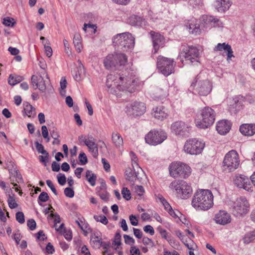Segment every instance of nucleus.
<instances>
[{
  "label": "nucleus",
  "instance_id": "1",
  "mask_svg": "<svg viewBox=\"0 0 255 255\" xmlns=\"http://www.w3.org/2000/svg\"><path fill=\"white\" fill-rule=\"evenodd\" d=\"M136 79L128 74H109L107 76L106 85L109 91L116 94L118 91H127L129 93L134 91L136 86Z\"/></svg>",
  "mask_w": 255,
  "mask_h": 255
},
{
  "label": "nucleus",
  "instance_id": "2",
  "mask_svg": "<svg viewBox=\"0 0 255 255\" xmlns=\"http://www.w3.org/2000/svg\"><path fill=\"white\" fill-rule=\"evenodd\" d=\"M213 205V195L207 189H199L194 194L192 200V206L196 210L206 211Z\"/></svg>",
  "mask_w": 255,
  "mask_h": 255
},
{
  "label": "nucleus",
  "instance_id": "3",
  "mask_svg": "<svg viewBox=\"0 0 255 255\" xmlns=\"http://www.w3.org/2000/svg\"><path fill=\"white\" fill-rule=\"evenodd\" d=\"M190 88L200 96H205L210 93L212 86L209 80L203 78L202 74H200L193 79Z\"/></svg>",
  "mask_w": 255,
  "mask_h": 255
},
{
  "label": "nucleus",
  "instance_id": "4",
  "mask_svg": "<svg viewBox=\"0 0 255 255\" xmlns=\"http://www.w3.org/2000/svg\"><path fill=\"white\" fill-rule=\"evenodd\" d=\"M113 43L123 51L131 49L134 46V38L128 33L118 34L113 38Z\"/></svg>",
  "mask_w": 255,
  "mask_h": 255
},
{
  "label": "nucleus",
  "instance_id": "5",
  "mask_svg": "<svg viewBox=\"0 0 255 255\" xmlns=\"http://www.w3.org/2000/svg\"><path fill=\"white\" fill-rule=\"evenodd\" d=\"M126 55L123 53H115L108 55L104 60V64L108 70H115L125 65L127 62Z\"/></svg>",
  "mask_w": 255,
  "mask_h": 255
},
{
  "label": "nucleus",
  "instance_id": "6",
  "mask_svg": "<svg viewBox=\"0 0 255 255\" xmlns=\"http://www.w3.org/2000/svg\"><path fill=\"white\" fill-rule=\"evenodd\" d=\"M215 111L209 107H205L201 112L200 119L196 121V125L200 128H206L211 126L215 120Z\"/></svg>",
  "mask_w": 255,
  "mask_h": 255
},
{
  "label": "nucleus",
  "instance_id": "7",
  "mask_svg": "<svg viewBox=\"0 0 255 255\" xmlns=\"http://www.w3.org/2000/svg\"><path fill=\"white\" fill-rule=\"evenodd\" d=\"M175 65L176 63L173 59L162 55H159L157 58V68L165 76H168L174 72Z\"/></svg>",
  "mask_w": 255,
  "mask_h": 255
},
{
  "label": "nucleus",
  "instance_id": "8",
  "mask_svg": "<svg viewBox=\"0 0 255 255\" xmlns=\"http://www.w3.org/2000/svg\"><path fill=\"white\" fill-rule=\"evenodd\" d=\"M44 69V67H42ZM31 83L34 89L38 88L41 92H44L50 85L49 78L46 72L43 70L37 75H32Z\"/></svg>",
  "mask_w": 255,
  "mask_h": 255
},
{
  "label": "nucleus",
  "instance_id": "9",
  "mask_svg": "<svg viewBox=\"0 0 255 255\" xmlns=\"http://www.w3.org/2000/svg\"><path fill=\"white\" fill-rule=\"evenodd\" d=\"M169 173L174 178H186L191 173V169L188 165L181 162H172L169 167Z\"/></svg>",
  "mask_w": 255,
  "mask_h": 255
},
{
  "label": "nucleus",
  "instance_id": "10",
  "mask_svg": "<svg viewBox=\"0 0 255 255\" xmlns=\"http://www.w3.org/2000/svg\"><path fill=\"white\" fill-rule=\"evenodd\" d=\"M223 164L224 170L228 172L233 171L237 169L240 164V160L237 152L232 150L226 153Z\"/></svg>",
  "mask_w": 255,
  "mask_h": 255
},
{
  "label": "nucleus",
  "instance_id": "11",
  "mask_svg": "<svg viewBox=\"0 0 255 255\" xmlns=\"http://www.w3.org/2000/svg\"><path fill=\"white\" fill-rule=\"evenodd\" d=\"M249 207L250 204L247 200L245 197H240L233 202L231 209L234 216L240 217L247 214Z\"/></svg>",
  "mask_w": 255,
  "mask_h": 255
},
{
  "label": "nucleus",
  "instance_id": "12",
  "mask_svg": "<svg viewBox=\"0 0 255 255\" xmlns=\"http://www.w3.org/2000/svg\"><path fill=\"white\" fill-rule=\"evenodd\" d=\"M205 147V143L196 138L187 140L184 145L185 152L191 155H197L201 153Z\"/></svg>",
  "mask_w": 255,
  "mask_h": 255
},
{
  "label": "nucleus",
  "instance_id": "13",
  "mask_svg": "<svg viewBox=\"0 0 255 255\" xmlns=\"http://www.w3.org/2000/svg\"><path fill=\"white\" fill-rule=\"evenodd\" d=\"M199 52L198 49L195 47L184 46L180 53L179 58L181 61L184 58L186 61L191 64L194 62L197 64L199 62Z\"/></svg>",
  "mask_w": 255,
  "mask_h": 255
},
{
  "label": "nucleus",
  "instance_id": "14",
  "mask_svg": "<svg viewBox=\"0 0 255 255\" xmlns=\"http://www.w3.org/2000/svg\"><path fill=\"white\" fill-rule=\"evenodd\" d=\"M166 138L167 134L163 130H151L145 135V140L149 144L155 145L162 143Z\"/></svg>",
  "mask_w": 255,
  "mask_h": 255
},
{
  "label": "nucleus",
  "instance_id": "15",
  "mask_svg": "<svg viewBox=\"0 0 255 255\" xmlns=\"http://www.w3.org/2000/svg\"><path fill=\"white\" fill-rule=\"evenodd\" d=\"M191 128V126L189 124L178 121L174 123L171 125V129L175 134L182 137H186L188 136Z\"/></svg>",
  "mask_w": 255,
  "mask_h": 255
},
{
  "label": "nucleus",
  "instance_id": "16",
  "mask_svg": "<svg viewBox=\"0 0 255 255\" xmlns=\"http://www.w3.org/2000/svg\"><path fill=\"white\" fill-rule=\"evenodd\" d=\"M145 109L146 107L143 103L134 102L127 106L126 112L129 115L139 116L144 114Z\"/></svg>",
  "mask_w": 255,
  "mask_h": 255
},
{
  "label": "nucleus",
  "instance_id": "17",
  "mask_svg": "<svg viewBox=\"0 0 255 255\" xmlns=\"http://www.w3.org/2000/svg\"><path fill=\"white\" fill-rule=\"evenodd\" d=\"M234 184L239 188L253 191V186L249 178L242 174H237L234 178Z\"/></svg>",
  "mask_w": 255,
  "mask_h": 255
},
{
  "label": "nucleus",
  "instance_id": "18",
  "mask_svg": "<svg viewBox=\"0 0 255 255\" xmlns=\"http://www.w3.org/2000/svg\"><path fill=\"white\" fill-rule=\"evenodd\" d=\"M149 34L152 39L154 53H156L160 48L164 46L165 38L161 34L153 31H151Z\"/></svg>",
  "mask_w": 255,
  "mask_h": 255
},
{
  "label": "nucleus",
  "instance_id": "19",
  "mask_svg": "<svg viewBox=\"0 0 255 255\" xmlns=\"http://www.w3.org/2000/svg\"><path fill=\"white\" fill-rule=\"evenodd\" d=\"M142 170L140 167H138V170L135 171V169L133 170L129 167L127 168L125 171L126 179L128 181L132 183V184L136 181L139 182H141L142 177L140 176V173L143 175Z\"/></svg>",
  "mask_w": 255,
  "mask_h": 255
},
{
  "label": "nucleus",
  "instance_id": "20",
  "mask_svg": "<svg viewBox=\"0 0 255 255\" xmlns=\"http://www.w3.org/2000/svg\"><path fill=\"white\" fill-rule=\"evenodd\" d=\"M232 4L230 0H215L214 6L219 12H225L227 11Z\"/></svg>",
  "mask_w": 255,
  "mask_h": 255
},
{
  "label": "nucleus",
  "instance_id": "21",
  "mask_svg": "<svg viewBox=\"0 0 255 255\" xmlns=\"http://www.w3.org/2000/svg\"><path fill=\"white\" fill-rule=\"evenodd\" d=\"M215 51H225L227 52V60L228 62L231 60L232 57H234L233 55V51L232 49L231 45L226 43H218L214 48Z\"/></svg>",
  "mask_w": 255,
  "mask_h": 255
},
{
  "label": "nucleus",
  "instance_id": "22",
  "mask_svg": "<svg viewBox=\"0 0 255 255\" xmlns=\"http://www.w3.org/2000/svg\"><path fill=\"white\" fill-rule=\"evenodd\" d=\"M180 193H178L177 197L185 199L189 198L192 193V189L190 185L184 181L181 182Z\"/></svg>",
  "mask_w": 255,
  "mask_h": 255
},
{
  "label": "nucleus",
  "instance_id": "23",
  "mask_svg": "<svg viewBox=\"0 0 255 255\" xmlns=\"http://www.w3.org/2000/svg\"><path fill=\"white\" fill-rule=\"evenodd\" d=\"M152 115L155 118L161 121L166 119L168 115L167 109L162 106H159L153 108Z\"/></svg>",
  "mask_w": 255,
  "mask_h": 255
},
{
  "label": "nucleus",
  "instance_id": "24",
  "mask_svg": "<svg viewBox=\"0 0 255 255\" xmlns=\"http://www.w3.org/2000/svg\"><path fill=\"white\" fill-rule=\"evenodd\" d=\"M231 124L227 120H221L218 122L216 126V129L220 134L224 135L230 130Z\"/></svg>",
  "mask_w": 255,
  "mask_h": 255
},
{
  "label": "nucleus",
  "instance_id": "25",
  "mask_svg": "<svg viewBox=\"0 0 255 255\" xmlns=\"http://www.w3.org/2000/svg\"><path fill=\"white\" fill-rule=\"evenodd\" d=\"M215 220L218 224L226 225L231 222V216L227 212L220 211L216 215Z\"/></svg>",
  "mask_w": 255,
  "mask_h": 255
},
{
  "label": "nucleus",
  "instance_id": "26",
  "mask_svg": "<svg viewBox=\"0 0 255 255\" xmlns=\"http://www.w3.org/2000/svg\"><path fill=\"white\" fill-rule=\"evenodd\" d=\"M85 145L88 147L94 157H97L98 154V150L95 139L92 135H89Z\"/></svg>",
  "mask_w": 255,
  "mask_h": 255
},
{
  "label": "nucleus",
  "instance_id": "27",
  "mask_svg": "<svg viewBox=\"0 0 255 255\" xmlns=\"http://www.w3.org/2000/svg\"><path fill=\"white\" fill-rule=\"evenodd\" d=\"M10 173V181L11 184H13L14 186H16L17 185L16 183H23V180L21 174L16 170L13 169L9 171Z\"/></svg>",
  "mask_w": 255,
  "mask_h": 255
},
{
  "label": "nucleus",
  "instance_id": "28",
  "mask_svg": "<svg viewBox=\"0 0 255 255\" xmlns=\"http://www.w3.org/2000/svg\"><path fill=\"white\" fill-rule=\"evenodd\" d=\"M111 139L112 143L117 148H120L123 146V138L121 134L118 132H113L111 135Z\"/></svg>",
  "mask_w": 255,
  "mask_h": 255
},
{
  "label": "nucleus",
  "instance_id": "29",
  "mask_svg": "<svg viewBox=\"0 0 255 255\" xmlns=\"http://www.w3.org/2000/svg\"><path fill=\"white\" fill-rule=\"evenodd\" d=\"M241 132L245 135L252 136L255 133V124H244L240 128Z\"/></svg>",
  "mask_w": 255,
  "mask_h": 255
},
{
  "label": "nucleus",
  "instance_id": "30",
  "mask_svg": "<svg viewBox=\"0 0 255 255\" xmlns=\"http://www.w3.org/2000/svg\"><path fill=\"white\" fill-rule=\"evenodd\" d=\"M186 26L188 28L189 32L192 34L197 35L201 32L199 24L197 22V20L195 19L190 20V21L187 24Z\"/></svg>",
  "mask_w": 255,
  "mask_h": 255
},
{
  "label": "nucleus",
  "instance_id": "31",
  "mask_svg": "<svg viewBox=\"0 0 255 255\" xmlns=\"http://www.w3.org/2000/svg\"><path fill=\"white\" fill-rule=\"evenodd\" d=\"M128 22L131 25L142 26L145 25L144 19L135 15H131L128 19Z\"/></svg>",
  "mask_w": 255,
  "mask_h": 255
},
{
  "label": "nucleus",
  "instance_id": "32",
  "mask_svg": "<svg viewBox=\"0 0 255 255\" xmlns=\"http://www.w3.org/2000/svg\"><path fill=\"white\" fill-rule=\"evenodd\" d=\"M82 37L80 33H75L73 37V44L74 45L76 50L77 52L80 53L83 49V45L82 43Z\"/></svg>",
  "mask_w": 255,
  "mask_h": 255
},
{
  "label": "nucleus",
  "instance_id": "33",
  "mask_svg": "<svg viewBox=\"0 0 255 255\" xmlns=\"http://www.w3.org/2000/svg\"><path fill=\"white\" fill-rule=\"evenodd\" d=\"M204 20L205 22L207 23H210L214 27H220L222 26L223 25L222 22L219 19L212 16H207Z\"/></svg>",
  "mask_w": 255,
  "mask_h": 255
},
{
  "label": "nucleus",
  "instance_id": "34",
  "mask_svg": "<svg viewBox=\"0 0 255 255\" xmlns=\"http://www.w3.org/2000/svg\"><path fill=\"white\" fill-rule=\"evenodd\" d=\"M78 66L77 67V73L74 75V78L77 81H80L83 76L85 74V71L84 67L81 61L79 60L78 61Z\"/></svg>",
  "mask_w": 255,
  "mask_h": 255
},
{
  "label": "nucleus",
  "instance_id": "35",
  "mask_svg": "<svg viewBox=\"0 0 255 255\" xmlns=\"http://www.w3.org/2000/svg\"><path fill=\"white\" fill-rule=\"evenodd\" d=\"M24 111L26 115L29 118H33L36 115L35 109L28 103L24 104Z\"/></svg>",
  "mask_w": 255,
  "mask_h": 255
},
{
  "label": "nucleus",
  "instance_id": "36",
  "mask_svg": "<svg viewBox=\"0 0 255 255\" xmlns=\"http://www.w3.org/2000/svg\"><path fill=\"white\" fill-rule=\"evenodd\" d=\"M182 180H174L172 181L169 185V188L173 192H174L177 194V196L179 193H180V189Z\"/></svg>",
  "mask_w": 255,
  "mask_h": 255
},
{
  "label": "nucleus",
  "instance_id": "37",
  "mask_svg": "<svg viewBox=\"0 0 255 255\" xmlns=\"http://www.w3.org/2000/svg\"><path fill=\"white\" fill-rule=\"evenodd\" d=\"M7 203L8 206L10 209H14L18 207V204L16 203L15 200V195L12 193L8 194Z\"/></svg>",
  "mask_w": 255,
  "mask_h": 255
},
{
  "label": "nucleus",
  "instance_id": "38",
  "mask_svg": "<svg viewBox=\"0 0 255 255\" xmlns=\"http://www.w3.org/2000/svg\"><path fill=\"white\" fill-rule=\"evenodd\" d=\"M86 177L91 186H94L97 179L96 175L90 170H87L86 173Z\"/></svg>",
  "mask_w": 255,
  "mask_h": 255
},
{
  "label": "nucleus",
  "instance_id": "39",
  "mask_svg": "<svg viewBox=\"0 0 255 255\" xmlns=\"http://www.w3.org/2000/svg\"><path fill=\"white\" fill-rule=\"evenodd\" d=\"M255 240V231H252L246 234L243 239L245 244H248Z\"/></svg>",
  "mask_w": 255,
  "mask_h": 255
},
{
  "label": "nucleus",
  "instance_id": "40",
  "mask_svg": "<svg viewBox=\"0 0 255 255\" xmlns=\"http://www.w3.org/2000/svg\"><path fill=\"white\" fill-rule=\"evenodd\" d=\"M22 80V77L20 76H13L10 75L8 82L10 85L14 86L15 84L19 83Z\"/></svg>",
  "mask_w": 255,
  "mask_h": 255
},
{
  "label": "nucleus",
  "instance_id": "41",
  "mask_svg": "<svg viewBox=\"0 0 255 255\" xmlns=\"http://www.w3.org/2000/svg\"><path fill=\"white\" fill-rule=\"evenodd\" d=\"M2 23L6 26L13 27L16 23L14 19L10 17H6L3 19Z\"/></svg>",
  "mask_w": 255,
  "mask_h": 255
},
{
  "label": "nucleus",
  "instance_id": "42",
  "mask_svg": "<svg viewBox=\"0 0 255 255\" xmlns=\"http://www.w3.org/2000/svg\"><path fill=\"white\" fill-rule=\"evenodd\" d=\"M183 242L190 250H194L195 248L197 247L196 245L191 239L186 238Z\"/></svg>",
  "mask_w": 255,
  "mask_h": 255
},
{
  "label": "nucleus",
  "instance_id": "43",
  "mask_svg": "<svg viewBox=\"0 0 255 255\" xmlns=\"http://www.w3.org/2000/svg\"><path fill=\"white\" fill-rule=\"evenodd\" d=\"M49 130L50 132V134L51 136L53 139H56V138L59 137V133L58 130V129L55 127L54 126L51 127H49Z\"/></svg>",
  "mask_w": 255,
  "mask_h": 255
},
{
  "label": "nucleus",
  "instance_id": "44",
  "mask_svg": "<svg viewBox=\"0 0 255 255\" xmlns=\"http://www.w3.org/2000/svg\"><path fill=\"white\" fill-rule=\"evenodd\" d=\"M122 194L124 198L126 200H129L131 198L130 191L127 188H123L122 190Z\"/></svg>",
  "mask_w": 255,
  "mask_h": 255
},
{
  "label": "nucleus",
  "instance_id": "45",
  "mask_svg": "<svg viewBox=\"0 0 255 255\" xmlns=\"http://www.w3.org/2000/svg\"><path fill=\"white\" fill-rule=\"evenodd\" d=\"M133 188L134 192L140 196L143 195L144 193V189L141 185H135L133 187Z\"/></svg>",
  "mask_w": 255,
  "mask_h": 255
},
{
  "label": "nucleus",
  "instance_id": "46",
  "mask_svg": "<svg viewBox=\"0 0 255 255\" xmlns=\"http://www.w3.org/2000/svg\"><path fill=\"white\" fill-rule=\"evenodd\" d=\"M35 144L37 151L38 153L47 154V152L44 150V146L42 144L39 143L38 141H36L35 142Z\"/></svg>",
  "mask_w": 255,
  "mask_h": 255
},
{
  "label": "nucleus",
  "instance_id": "47",
  "mask_svg": "<svg viewBox=\"0 0 255 255\" xmlns=\"http://www.w3.org/2000/svg\"><path fill=\"white\" fill-rule=\"evenodd\" d=\"M49 199L48 194L45 192H42L40 193L38 197V201L45 202Z\"/></svg>",
  "mask_w": 255,
  "mask_h": 255
},
{
  "label": "nucleus",
  "instance_id": "48",
  "mask_svg": "<svg viewBox=\"0 0 255 255\" xmlns=\"http://www.w3.org/2000/svg\"><path fill=\"white\" fill-rule=\"evenodd\" d=\"M94 219L98 222H100L104 225H107L108 223L107 218L104 215L101 216H95Z\"/></svg>",
  "mask_w": 255,
  "mask_h": 255
},
{
  "label": "nucleus",
  "instance_id": "49",
  "mask_svg": "<svg viewBox=\"0 0 255 255\" xmlns=\"http://www.w3.org/2000/svg\"><path fill=\"white\" fill-rule=\"evenodd\" d=\"M124 238L125 243L129 245L132 246L135 243L134 240L128 235H124Z\"/></svg>",
  "mask_w": 255,
  "mask_h": 255
},
{
  "label": "nucleus",
  "instance_id": "50",
  "mask_svg": "<svg viewBox=\"0 0 255 255\" xmlns=\"http://www.w3.org/2000/svg\"><path fill=\"white\" fill-rule=\"evenodd\" d=\"M64 192L65 196L67 197L72 198L74 196V191L71 188H66L64 189Z\"/></svg>",
  "mask_w": 255,
  "mask_h": 255
},
{
  "label": "nucleus",
  "instance_id": "51",
  "mask_svg": "<svg viewBox=\"0 0 255 255\" xmlns=\"http://www.w3.org/2000/svg\"><path fill=\"white\" fill-rule=\"evenodd\" d=\"M16 220L20 224H23L25 222L24 216L22 212H18L16 214Z\"/></svg>",
  "mask_w": 255,
  "mask_h": 255
},
{
  "label": "nucleus",
  "instance_id": "52",
  "mask_svg": "<svg viewBox=\"0 0 255 255\" xmlns=\"http://www.w3.org/2000/svg\"><path fill=\"white\" fill-rule=\"evenodd\" d=\"M44 155H39L38 156L40 161L43 163L44 166H46L47 163L48 162L49 159V153L47 152V154H43Z\"/></svg>",
  "mask_w": 255,
  "mask_h": 255
},
{
  "label": "nucleus",
  "instance_id": "53",
  "mask_svg": "<svg viewBox=\"0 0 255 255\" xmlns=\"http://www.w3.org/2000/svg\"><path fill=\"white\" fill-rule=\"evenodd\" d=\"M79 160L82 165L86 164L87 162V158L85 153L81 152L79 155Z\"/></svg>",
  "mask_w": 255,
  "mask_h": 255
},
{
  "label": "nucleus",
  "instance_id": "54",
  "mask_svg": "<svg viewBox=\"0 0 255 255\" xmlns=\"http://www.w3.org/2000/svg\"><path fill=\"white\" fill-rule=\"evenodd\" d=\"M58 182L59 184L64 185L66 181V178L64 174L59 173L57 175Z\"/></svg>",
  "mask_w": 255,
  "mask_h": 255
},
{
  "label": "nucleus",
  "instance_id": "55",
  "mask_svg": "<svg viewBox=\"0 0 255 255\" xmlns=\"http://www.w3.org/2000/svg\"><path fill=\"white\" fill-rule=\"evenodd\" d=\"M27 225L30 230H34L36 226V223L33 219H29L27 221Z\"/></svg>",
  "mask_w": 255,
  "mask_h": 255
},
{
  "label": "nucleus",
  "instance_id": "56",
  "mask_svg": "<svg viewBox=\"0 0 255 255\" xmlns=\"http://www.w3.org/2000/svg\"><path fill=\"white\" fill-rule=\"evenodd\" d=\"M164 206L165 210H166L170 215H173L172 213H174V211L172 210L170 204L167 202L166 200L162 203Z\"/></svg>",
  "mask_w": 255,
  "mask_h": 255
},
{
  "label": "nucleus",
  "instance_id": "57",
  "mask_svg": "<svg viewBox=\"0 0 255 255\" xmlns=\"http://www.w3.org/2000/svg\"><path fill=\"white\" fill-rule=\"evenodd\" d=\"M114 243L118 246L121 244V235L120 233H117L115 236Z\"/></svg>",
  "mask_w": 255,
  "mask_h": 255
},
{
  "label": "nucleus",
  "instance_id": "58",
  "mask_svg": "<svg viewBox=\"0 0 255 255\" xmlns=\"http://www.w3.org/2000/svg\"><path fill=\"white\" fill-rule=\"evenodd\" d=\"M99 195L101 199L104 201H108L109 199V193L107 191H104L103 192H100Z\"/></svg>",
  "mask_w": 255,
  "mask_h": 255
},
{
  "label": "nucleus",
  "instance_id": "59",
  "mask_svg": "<svg viewBox=\"0 0 255 255\" xmlns=\"http://www.w3.org/2000/svg\"><path fill=\"white\" fill-rule=\"evenodd\" d=\"M143 231L146 233H149L151 236L153 235L154 234L153 228L149 225L143 227Z\"/></svg>",
  "mask_w": 255,
  "mask_h": 255
},
{
  "label": "nucleus",
  "instance_id": "60",
  "mask_svg": "<svg viewBox=\"0 0 255 255\" xmlns=\"http://www.w3.org/2000/svg\"><path fill=\"white\" fill-rule=\"evenodd\" d=\"M50 216L54 219L55 226H56V225L57 223H59L60 222L61 219H60V217L58 214H57L56 213L54 214L52 212L50 214Z\"/></svg>",
  "mask_w": 255,
  "mask_h": 255
},
{
  "label": "nucleus",
  "instance_id": "61",
  "mask_svg": "<svg viewBox=\"0 0 255 255\" xmlns=\"http://www.w3.org/2000/svg\"><path fill=\"white\" fill-rule=\"evenodd\" d=\"M142 243L144 245H148L151 247H153L154 246L153 241L147 237L143 238Z\"/></svg>",
  "mask_w": 255,
  "mask_h": 255
},
{
  "label": "nucleus",
  "instance_id": "62",
  "mask_svg": "<svg viewBox=\"0 0 255 255\" xmlns=\"http://www.w3.org/2000/svg\"><path fill=\"white\" fill-rule=\"evenodd\" d=\"M46 184L47 186L50 188L52 192L55 195H57V191L52 183V181L50 180H46Z\"/></svg>",
  "mask_w": 255,
  "mask_h": 255
},
{
  "label": "nucleus",
  "instance_id": "63",
  "mask_svg": "<svg viewBox=\"0 0 255 255\" xmlns=\"http://www.w3.org/2000/svg\"><path fill=\"white\" fill-rule=\"evenodd\" d=\"M113 2L122 5H126L128 4L130 1V0H111Z\"/></svg>",
  "mask_w": 255,
  "mask_h": 255
},
{
  "label": "nucleus",
  "instance_id": "64",
  "mask_svg": "<svg viewBox=\"0 0 255 255\" xmlns=\"http://www.w3.org/2000/svg\"><path fill=\"white\" fill-rule=\"evenodd\" d=\"M130 253L131 255H140L139 250L135 246H131L130 249Z\"/></svg>",
  "mask_w": 255,
  "mask_h": 255
}]
</instances>
